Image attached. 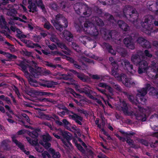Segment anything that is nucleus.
Masks as SVG:
<instances>
[{
	"label": "nucleus",
	"instance_id": "obj_45",
	"mask_svg": "<svg viewBox=\"0 0 158 158\" xmlns=\"http://www.w3.org/2000/svg\"><path fill=\"white\" fill-rule=\"evenodd\" d=\"M109 51L113 55H114L116 54L115 52L111 48V47H110V49Z\"/></svg>",
	"mask_w": 158,
	"mask_h": 158
},
{
	"label": "nucleus",
	"instance_id": "obj_37",
	"mask_svg": "<svg viewBox=\"0 0 158 158\" xmlns=\"http://www.w3.org/2000/svg\"><path fill=\"white\" fill-rule=\"evenodd\" d=\"M37 5L38 6H40L41 8L44 10V6L43 5L41 0H36Z\"/></svg>",
	"mask_w": 158,
	"mask_h": 158
},
{
	"label": "nucleus",
	"instance_id": "obj_54",
	"mask_svg": "<svg viewBox=\"0 0 158 158\" xmlns=\"http://www.w3.org/2000/svg\"><path fill=\"white\" fill-rule=\"evenodd\" d=\"M73 95H74V97H76L77 98H80V95H79V94H76L75 92H73Z\"/></svg>",
	"mask_w": 158,
	"mask_h": 158
},
{
	"label": "nucleus",
	"instance_id": "obj_42",
	"mask_svg": "<svg viewBox=\"0 0 158 158\" xmlns=\"http://www.w3.org/2000/svg\"><path fill=\"white\" fill-rule=\"evenodd\" d=\"M121 132L123 134H124L125 136H126V138L130 137V136L131 135H133V134H132L131 133H129V134H128V133H125L124 132H123V131H121Z\"/></svg>",
	"mask_w": 158,
	"mask_h": 158
},
{
	"label": "nucleus",
	"instance_id": "obj_32",
	"mask_svg": "<svg viewBox=\"0 0 158 158\" xmlns=\"http://www.w3.org/2000/svg\"><path fill=\"white\" fill-rule=\"evenodd\" d=\"M17 13V12L15 9H9L7 12L8 15L13 16H14V15H15Z\"/></svg>",
	"mask_w": 158,
	"mask_h": 158
},
{
	"label": "nucleus",
	"instance_id": "obj_49",
	"mask_svg": "<svg viewBox=\"0 0 158 158\" xmlns=\"http://www.w3.org/2000/svg\"><path fill=\"white\" fill-rule=\"evenodd\" d=\"M49 48L52 50H53L55 48H56V46L54 44H52V45H50L48 46Z\"/></svg>",
	"mask_w": 158,
	"mask_h": 158
},
{
	"label": "nucleus",
	"instance_id": "obj_33",
	"mask_svg": "<svg viewBox=\"0 0 158 158\" xmlns=\"http://www.w3.org/2000/svg\"><path fill=\"white\" fill-rule=\"evenodd\" d=\"M82 6V5L81 4L79 3H77L75 5L74 7V9L76 11L78 14H79L81 13L80 11H78V9L80 10V8H79V7H81Z\"/></svg>",
	"mask_w": 158,
	"mask_h": 158
},
{
	"label": "nucleus",
	"instance_id": "obj_14",
	"mask_svg": "<svg viewBox=\"0 0 158 158\" xmlns=\"http://www.w3.org/2000/svg\"><path fill=\"white\" fill-rule=\"evenodd\" d=\"M125 44L126 46L131 49H133L134 47L132 43V41L131 40V38H125L124 40Z\"/></svg>",
	"mask_w": 158,
	"mask_h": 158
},
{
	"label": "nucleus",
	"instance_id": "obj_9",
	"mask_svg": "<svg viewBox=\"0 0 158 158\" xmlns=\"http://www.w3.org/2000/svg\"><path fill=\"white\" fill-rule=\"evenodd\" d=\"M140 113L139 114L136 115L137 119L139 120H141L143 121H144L146 120V117L145 114H147L149 112V110H146L143 109L142 107H139Z\"/></svg>",
	"mask_w": 158,
	"mask_h": 158
},
{
	"label": "nucleus",
	"instance_id": "obj_24",
	"mask_svg": "<svg viewBox=\"0 0 158 158\" xmlns=\"http://www.w3.org/2000/svg\"><path fill=\"white\" fill-rule=\"evenodd\" d=\"M152 19H153L152 16H149L148 17V19H145L144 23L145 24L144 25L145 28L147 29V30L149 31H150V30L151 29V28H149V26L147 25L148 23H150V20Z\"/></svg>",
	"mask_w": 158,
	"mask_h": 158
},
{
	"label": "nucleus",
	"instance_id": "obj_2",
	"mask_svg": "<svg viewBox=\"0 0 158 158\" xmlns=\"http://www.w3.org/2000/svg\"><path fill=\"white\" fill-rule=\"evenodd\" d=\"M109 60L111 62L112 64L114 66V69L112 70V74L119 81H122L123 83L127 86H130L131 85H132L133 82L130 81V79H127V77L125 75H119L117 73V69L118 67V65L114 61L113 58L110 57L109 58Z\"/></svg>",
	"mask_w": 158,
	"mask_h": 158
},
{
	"label": "nucleus",
	"instance_id": "obj_58",
	"mask_svg": "<svg viewBox=\"0 0 158 158\" xmlns=\"http://www.w3.org/2000/svg\"><path fill=\"white\" fill-rule=\"evenodd\" d=\"M10 29L12 31L15 32L16 31V29H17L14 27L12 26L10 27Z\"/></svg>",
	"mask_w": 158,
	"mask_h": 158
},
{
	"label": "nucleus",
	"instance_id": "obj_1",
	"mask_svg": "<svg viewBox=\"0 0 158 158\" xmlns=\"http://www.w3.org/2000/svg\"><path fill=\"white\" fill-rule=\"evenodd\" d=\"M138 55H134L132 56L131 59L132 61L134 63H139V67L138 70V73L139 74H141L143 73L146 72V73H148L151 72L150 73L149 76H152L150 74L152 71H153V69H154L155 68L154 66H155L156 65L155 62H153L152 63V67L149 66L148 67V63L144 60H142L139 62L140 58L138 57Z\"/></svg>",
	"mask_w": 158,
	"mask_h": 158
},
{
	"label": "nucleus",
	"instance_id": "obj_11",
	"mask_svg": "<svg viewBox=\"0 0 158 158\" xmlns=\"http://www.w3.org/2000/svg\"><path fill=\"white\" fill-rule=\"evenodd\" d=\"M17 136L15 135H12L11 138L12 141L21 150H22L27 155H28L29 152L28 151L25 150L23 145L22 143L18 141L16 139Z\"/></svg>",
	"mask_w": 158,
	"mask_h": 158
},
{
	"label": "nucleus",
	"instance_id": "obj_55",
	"mask_svg": "<svg viewBox=\"0 0 158 158\" xmlns=\"http://www.w3.org/2000/svg\"><path fill=\"white\" fill-rule=\"evenodd\" d=\"M108 3H106V5H111L113 4V0H106Z\"/></svg>",
	"mask_w": 158,
	"mask_h": 158
},
{
	"label": "nucleus",
	"instance_id": "obj_50",
	"mask_svg": "<svg viewBox=\"0 0 158 158\" xmlns=\"http://www.w3.org/2000/svg\"><path fill=\"white\" fill-rule=\"evenodd\" d=\"M73 48L77 51H78L77 49L79 48V47L75 44H73L72 45Z\"/></svg>",
	"mask_w": 158,
	"mask_h": 158
},
{
	"label": "nucleus",
	"instance_id": "obj_36",
	"mask_svg": "<svg viewBox=\"0 0 158 158\" xmlns=\"http://www.w3.org/2000/svg\"><path fill=\"white\" fill-rule=\"evenodd\" d=\"M63 124L64 125V126L67 128V129L70 130V127L68 126V125H70L69 123L65 119H64L63 120Z\"/></svg>",
	"mask_w": 158,
	"mask_h": 158
},
{
	"label": "nucleus",
	"instance_id": "obj_44",
	"mask_svg": "<svg viewBox=\"0 0 158 158\" xmlns=\"http://www.w3.org/2000/svg\"><path fill=\"white\" fill-rule=\"evenodd\" d=\"M44 27L45 28L47 29H49L51 25L49 23H47L44 24Z\"/></svg>",
	"mask_w": 158,
	"mask_h": 158
},
{
	"label": "nucleus",
	"instance_id": "obj_25",
	"mask_svg": "<svg viewBox=\"0 0 158 158\" xmlns=\"http://www.w3.org/2000/svg\"><path fill=\"white\" fill-rule=\"evenodd\" d=\"M49 152L52 156L54 158H59L60 157V154L58 152H55L54 150L52 148H50Z\"/></svg>",
	"mask_w": 158,
	"mask_h": 158
},
{
	"label": "nucleus",
	"instance_id": "obj_22",
	"mask_svg": "<svg viewBox=\"0 0 158 158\" xmlns=\"http://www.w3.org/2000/svg\"><path fill=\"white\" fill-rule=\"evenodd\" d=\"M118 24L119 27L125 31H126L129 29V27L127 24L122 21H118Z\"/></svg>",
	"mask_w": 158,
	"mask_h": 158
},
{
	"label": "nucleus",
	"instance_id": "obj_48",
	"mask_svg": "<svg viewBox=\"0 0 158 158\" xmlns=\"http://www.w3.org/2000/svg\"><path fill=\"white\" fill-rule=\"evenodd\" d=\"M54 10L57 9V6L56 5L55 3H53L50 6Z\"/></svg>",
	"mask_w": 158,
	"mask_h": 158
},
{
	"label": "nucleus",
	"instance_id": "obj_8",
	"mask_svg": "<svg viewBox=\"0 0 158 158\" xmlns=\"http://www.w3.org/2000/svg\"><path fill=\"white\" fill-rule=\"evenodd\" d=\"M150 119L151 121H156V123L152 122L150 123L152 128L154 130L158 131V109L156 110V113L151 116Z\"/></svg>",
	"mask_w": 158,
	"mask_h": 158
},
{
	"label": "nucleus",
	"instance_id": "obj_27",
	"mask_svg": "<svg viewBox=\"0 0 158 158\" xmlns=\"http://www.w3.org/2000/svg\"><path fill=\"white\" fill-rule=\"evenodd\" d=\"M17 20H19L25 23L26 22L25 21H24L20 18L16 17H14L13 19L10 21L9 23L12 25H14L15 24H18L16 21ZM18 25H19V24H18Z\"/></svg>",
	"mask_w": 158,
	"mask_h": 158
},
{
	"label": "nucleus",
	"instance_id": "obj_17",
	"mask_svg": "<svg viewBox=\"0 0 158 158\" xmlns=\"http://www.w3.org/2000/svg\"><path fill=\"white\" fill-rule=\"evenodd\" d=\"M0 27L2 28L9 31V29L6 26V23L2 16H0Z\"/></svg>",
	"mask_w": 158,
	"mask_h": 158
},
{
	"label": "nucleus",
	"instance_id": "obj_13",
	"mask_svg": "<svg viewBox=\"0 0 158 158\" xmlns=\"http://www.w3.org/2000/svg\"><path fill=\"white\" fill-rule=\"evenodd\" d=\"M70 137V135H65L64 136V139H61L64 144L68 147H69L71 146V144L69 142Z\"/></svg>",
	"mask_w": 158,
	"mask_h": 158
},
{
	"label": "nucleus",
	"instance_id": "obj_15",
	"mask_svg": "<svg viewBox=\"0 0 158 158\" xmlns=\"http://www.w3.org/2000/svg\"><path fill=\"white\" fill-rule=\"evenodd\" d=\"M62 36L69 41H71L72 40L73 36L71 33L67 31H64L63 33Z\"/></svg>",
	"mask_w": 158,
	"mask_h": 158
},
{
	"label": "nucleus",
	"instance_id": "obj_16",
	"mask_svg": "<svg viewBox=\"0 0 158 158\" xmlns=\"http://www.w3.org/2000/svg\"><path fill=\"white\" fill-rule=\"evenodd\" d=\"M150 95L153 96L154 98H158V90L154 87H150L149 89Z\"/></svg>",
	"mask_w": 158,
	"mask_h": 158
},
{
	"label": "nucleus",
	"instance_id": "obj_3",
	"mask_svg": "<svg viewBox=\"0 0 158 158\" xmlns=\"http://www.w3.org/2000/svg\"><path fill=\"white\" fill-rule=\"evenodd\" d=\"M22 70L24 73L26 77L28 78L29 82L31 85L32 86H35V83H36V81L33 80L31 77L33 76L35 77H36V73L35 70L28 65H22L21 66Z\"/></svg>",
	"mask_w": 158,
	"mask_h": 158
},
{
	"label": "nucleus",
	"instance_id": "obj_40",
	"mask_svg": "<svg viewBox=\"0 0 158 158\" xmlns=\"http://www.w3.org/2000/svg\"><path fill=\"white\" fill-rule=\"evenodd\" d=\"M89 97L93 99H94L95 100V102H97L98 103L100 104V105H101L102 106H103V105L102 104V102L100 100H99L97 99H94V98L93 96H90Z\"/></svg>",
	"mask_w": 158,
	"mask_h": 158
},
{
	"label": "nucleus",
	"instance_id": "obj_19",
	"mask_svg": "<svg viewBox=\"0 0 158 158\" xmlns=\"http://www.w3.org/2000/svg\"><path fill=\"white\" fill-rule=\"evenodd\" d=\"M123 62L125 67L132 74L135 73V71L132 69V66L130 64L129 62L127 60H124Z\"/></svg>",
	"mask_w": 158,
	"mask_h": 158
},
{
	"label": "nucleus",
	"instance_id": "obj_64",
	"mask_svg": "<svg viewBox=\"0 0 158 158\" xmlns=\"http://www.w3.org/2000/svg\"><path fill=\"white\" fill-rule=\"evenodd\" d=\"M43 53L45 55H47L49 53L47 51L44 50H42Z\"/></svg>",
	"mask_w": 158,
	"mask_h": 158
},
{
	"label": "nucleus",
	"instance_id": "obj_26",
	"mask_svg": "<svg viewBox=\"0 0 158 158\" xmlns=\"http://www.w3.org/2000/svg\"><path fill=\"white\" fill-rule=\"evenodd\" d=\"M22 116L23 121L19 120L20 124L22 125H24L26 127H27V126L24 124V121H26L27 123H29V119L28 117L25 114H23Z\"/></svg>",
	"mask_w": 158,
	"mask_h": 158
},
{
	"label": "nucleus",
	"instance_id": "obj_29",
	"mask_svg": "<svg viewBox=\"0 0 158 158\" xmlns=\"http://www.w3.org/2000/svg\"><path fill=\"white\" fill-rule=\"evenodd\" d=\"M55 83L52 81H46L44 84H41V85L48 87H52L54 86Z\"/></svg>",
	"mask_w": 158,
	"mask_h": 158
},
{
	"label": "nucleus",
	"instance_id": "obj_18",
	"mask_svg": "<svg viewBox=\"0 0 158 158\" xmlns=\"http://www.w3.org/2000/svg\"><path fill=\"white\" fill-rule=\"evenodd\" d=\"M137 41L139 44L142 45H144L143 47L146 48H149L150 46L149 43L145 39L142 37L139 38L137 40Z\"/></svg>",
	"mask_w": 158,
	"mask_h": 158
},
{
	"label": "nucleus",
	"instance_id": "obj_63",
	"mask_svg": "<svg viewBox=\"0 0 158 158\" xmlns=\"http://www.w3.org/2000/svg\"><path fill=\"white\" fill-rule=\"evenodd\" d=\"M0 110L3 113H4L5 112V110L3 107H0Z\"/></svg>",
	"mask_w": 158,
	"mask_h": 158
},
{
	"label": "nucleus",
	"instance_id": "obj_6",
	"mask_svg": "<svg viewBox=\"0 0 158 158\" xmlns=\"http://www.w3.org/2000/svg\"><path fill=\"white\" fill-rule=\"evenodd\" d=\"M150 87V85L149 84H148L145 89L143 88L139 91V93L136 95V98L137 99L135 100V101H132L131 99L133 98V97L131 96L129 98L133 102H134L135 104H137L138 103H139V101L138 100V98H139L140 100L141 101H143V102H145L146 100V99H145L143 96L145 95L147 93V90Z\"/></svg>",
	"mask_w": 158,
	"mask_h": 158
},
{
	"label": "nucleus",
	"instance_id": "obj_53",
	"mask_svg": "<svg viewBox=\"0 0 158 158\" xmlns=\"http://www.w3.org/2000/svg\"><path fill=\"white\" fill-rule=\"evenodd\" d=\"M20 7H22L23 8V10L25 12H27V9L26 7L23 5L20 4Z\"/></svg>",
	"mask_w": 158,
	"mask_h": 158
},
{
	"label": "nucleus",
	"instance_id": "obj_57",
	"mask_svg": "<svg viewBox=\"0 0 158 158\" xmlns=\"http://www.w3.org/2000/svg\"><path fill=\"white\" fill-rule=\"evenodd\" d=\"M25 132L24 130H22L19 131L18 133V135H21L24 133Z\"/></svg>",
	"mask_w": 158,
	"mask_h": 158
},
{
	"label": "nucleus",
	"instance_id": "obj_28",
	"mask_svg": "<svg viewBox=\"0 0 158 158\" xmlns=\"http://www.w3.org/2000/svg\"><path fill=\"white\" fill-rule=\"evenodd\" d=\"M131 8L129 7L128 6H127V7H125L123 9V12L124 13H127V14H129V15L130 16H131V17H132V16H133V14H135L137 15V14L135 13V11L133 10L132 11V14L131 16V15L130 14V11H131Z\"/></svg>",
	"mask_w": 158,
	"mask_h": 158
},
{
	"label": "nucleus",
	"instance_id": "obj_30",
	"mask_svg": "<svg viewBox=\"0 0 158 158\" xmlns=\"http://www.w3.org/2000/svg\"><path fill=\"white\" fill-rule=\"evenodd\" d=\"M98 85L100 87L105 88L106 89L108 90L111 94L112 93V89L105 83H100Z\"/></svg>",
	"mask_w": 158,
	"mask_h": 158
},
{
	"label": "nucleus",
	"instance_id": "obj_59",
	"mask_svg": "<svg viewBox=\"0 0 158 158\" xmlns=\"http://www.w3.org/2000/svg\"><path fill=\"white\" fill-rule=\"evenodd\" d=\"M40 39V37L38 36L37 37H36L35 38V41L38 42L39 40Z\"/></svg>",
	"mask_w": 158,
	"mask_h": 158
},
{
	"label": "nucleus",
	"instance_id": "obj_34",
	"mask_svg": "<svg viewBox=\"0 0 158 158\" xmlns=\"http://www.w3.org/2000/svg\"><path fill=\"white\" fill-rule=\"evenodd\" d=\"M71 72L72 73H73L74 74H76L77 76L79 78H80L81 80L84 81L85 79H84V76L83 75L79 74L78 73H77L76 71L73 70H71Z\"/></svg>",
	"mask_w": 158,
	"mask_h": 158
},
{
	"label": "nucleus",
	"instance_id": "obj_10",
	"mask_svg": "<svg viewBox=\"0 0 158 158\" xmlns=\"http://www.w3.org/2000/svg\"><path fill=\"white\" fill-rule=\"evenodd\" d=\"M51 139V138L49 135L46 133L45 135L43 136V140L44 141V143L40 142V143L43 145L46 148L48 149L51 146V144L47 142L48 141Z\"/></svg>",
	"mask_w": 158,
	"mask_h": 158
},
{
	"label": "nucleus",
	"instance_id": "obj_43",
	"mask_svg": "<svg viewBox=\"0 0 158 158\" xmlns=\"http://www.w3.org/2000/svg\"><path fill=\"white\" fill-rule=\"evenodd\" d=\"M11 2H14L15 0H10ZM8 0H2V4L3 5H6L8 2Z\"/></svg>",
	"mask_w": 158,
	"mask_h": 158
},
{
	"label": "nucleus",
	"instance_id": "obj_62",
	"mask_svg": "<svg viewBox=\"0 0 158 158\" xmlns=\"http://www.w3.org/2000/svg\"><path fill=\"white\" fill-rule=\"evenodd\" d=\"M127 142L130 145L132 144L133 141L132 140L127 139Z\"/></svg>",
	"mask_w": 158,
	"mask_h": 158
},
{
	"label": "nucleus",
	"instance_id": "obj_56",
	"mask_svg": "<svg viewBox=\"0 0 158 158\" xmlns=\"http://www.w3.org/2000/svg\"><path fill=\"white\" fill-rule=\"evenodd\" d=\"M19 36L20 38H26V36L24 34H21V33L19 35Z\"/></svg>",
	"mask_w": 158,
	"mask_h": 158
},
{
	"label": "nucleus",
	"instance_id": "obj_61",
	"mask_svg": "<svg viewBox=\"0 0 158 158\" xmlns=\"http://www.w3.org/2000/svg\"><path fill=\"white\" fill-rule=\"evenodd\" d=\"M92 78L94 79H98L99 78V77L97 75H93L92 76Z\"/></svg>",
	"mask_w": 158,
	"mask_h": 158
},
{
	"label": "nucleus",
	"instance_id": "obj_60",
	"mask_svg": "<svg viewBox=\"0 0 158 158\" xmlns=\"http://www.w3.org/2000/svg\"><path fill=\"white\" fill-rule=\"evenodd\" d=\"M31 64L33 67H34L36 68V64L33 61H32L31 63Z\"/></svg>",
	"mask_w": 158,
	"mask_h": 158
},
{
	"label": "nucleus",
	"instance_id": "obj_47",
	"mask_svg": "<svg viewBox=\"0 0 158 158\" xmlns=\"http://www.w3.org/2000/svg\"><path fill=\"white\" fill-rule=\"evenodd\" d=\"M144 52H145V53L146 56H147L148 57H151L152 56V55H151V54H150L149 53V52L148 50H145Z\"/></svg>",
	"mask_w": 158,
	"mask_h": 158
},
{
	"label": "nucleus",
	"instance_id": "obj_52",
	"mask_svg": "<svg viewBox=\"0 0 158 158\" xmlns=\"http://www.w3.org/2000/svg\"><path fill=\"white\" fill-rule=\"evenodd\" d=\"M39 94L41 95L45 96L48 95V94L46 92H41L39 93Z\"/></svg>",
	"mask_w": 158,
	"mask_h": 158
},
{
	"label": "nucleus",
	"instance_id": "obj_23",
	"mask_svg": "<svg viewBox=\"0 0 158 158\" xmlns=\"http://www.w3.org/2000/svg\"><path fill=\"white\" fill-rule=\"evenodd\" d=\"M23 41L24 43L27 44V46L30 48H33L34 47L36 46L41 48L40 46L38 44H33L31 42V41L29 40H23Z\"/></svg>",
	"mask_w": 158,
	"mask_h": 158
},
{
	"label": "nucleus",
	"instance_id": "obj_7",
	"mask_svg": "<svg viewBox=\"0 0 158 158\" xmlns=\"http://www.w3.org/2000/svg\"><path fill=\"white\" fill-rule=\"evenodd\" d=\"M84 29L85 31H87V28L88 30L90 31L89 33L94 36H96L98 34L97 30L95 29L94 25L92 23L86 21L84 23Z\"/></svg>",
	"mask_w": 158,
	"mask_h": 158
},
{
	"label": "nucleus",
	"instance_id": "obj_41",
	"mask_svg": "<svg viewBox=\"0 0 158 158\" xmlns=\"http://www.w3.org/2000/svg\"><path fill=\"white\" fill-rule=\"evenodd\" d=\"M75 145L77 148L81 152H83V148L82 146L77 143H75Z\"/></svg>",
	"mask_w": 158,
	"mask_h": 158
},
{
	"label": "nucleus",
	"instance_id": "obj_39",
	"mask_svg": "<svg viewBox=\"0 0 158 158\" xmlns=\"http://www.w3.org/2000/svg\"><path fill=\"white\" fill-rule=\"evenodd\" d=\"M42 156L44 158H46L47 157L49 158L50 157V155L48 154V152L46 151H45L43 153Z\"/></svg>",
	"mask_w": 158,
	"mask_h": 158
},
{
	"label": "nucleus",
	"instance_id": "obj_35",
	"mask_svg": "<svg viewBox=\"0 0 158 158\" xmlns=\"http://www.w3.org/2000/svg\"><path fill=\"white\" fill-rule=\"evenodd\" d=\"M0 54H2L3 55H6V56L9 57H13L15 58L16 57L15 56H12L9 53H6L0 49Z\"/></svg>",
	"mask_w": 158,
	"mask_h": 158
},
{
	"label": "nucleus",
	"instance_id": "obj_38",
	"mask_svg": "<svg viewBox=\"0 0 158 158\" xmlns=\"http://www.w3.org/2000/svg\"><path fill=\"white\" fill-rule=\"evenodd\" d=\"M96 20L97 21V24L99 26H102L103 25L102 21L98 18H96Z\"/></svg>",
	"mask_w": 158,
	"mask_h": 158
},
{
	"label": "nucleus",
	"instance_id": "obj_4",
	"mask_svg": "<svg viewBox=\"0 0 158 158\" xmlns=\"http://www.w3.org/2000/svg\"><path fill=\"white\" fill-rule=\"evenodd\" d=\"M54 26L56 29L60 31L63 30V27L68 26L66 19L61 15H58L56 16V20L52 21Z\"/></svg>",
	"mask_w": 158,
	"mask_h": 158
},
{
	"label": "nucleus",
	"instance_id": "obj_46",
	"mask_svg": "<svg viewBox=\"0 0 158 158\" xmlns=\"http://www.w3.org/2000/svg\"><path fill=\"white\" fill-rule=\"evenodd\" d=\"M5 43L7 44L8 46H10V47L9 48L12 51H14V50L13 49H12V48H13V46H12V45H11L10 43H8V42H5Z\"/></svg>",
	"mask_w": 158,
	"mask_h": 158
},
{
	"label": "nucleus",
	"instance_id": "obj_12",
	"mask_svg": "<svg viewBox=\"0 0 158 158\" xmlns=\"http://www.w3.org/2000/svg\"><path fill=\"white\" fill-rule=\"evenodd\" d=\"M71 114L69 115V117L71 119L74 120L75 121L80 125H81V122L82 120V118L76 114H74L73 112H71Z\"/></svg>",
	"mask_w": 158,
	"mask_h": 158
},
{
	"label": "nucleus",
	"instance_id": "obj_5",
	"mask_svg": "<svg viewBox=\"0 0 158 158\" xmlns=\"http://www.w3.org/2000/svg\"><path fill=\"white\" fill-rule=\"evenodd\" d=\"M29 135L32 138L26 137L28 142L31 145L35 146L36 150L39 152H42L43 151V148L40 147L38 143V139L36 137L38 136V134L37 132L35 131H33L31 133L30 132Z\"/></svg>",
	"mask_w": 158,
	"mask_h": 158
},
{
	"label": "nucleus",
	"instance_id": "obj_51",
	"mask_svg": "<svg viewBox=\"0 0 158 158\" xmlns=\"http://www.w3.org/2000/svg\"><path fill=\"white\" fill-rule=\"evenodd\" d=\"M100 2L103 5H106V3H108L106 0H99Z\"/></svg>",
	"mask_w": 158,
	"mask_h": 158
},
{
	"label": "nucleus",
	"instance_id": "obj_31",
	"mask_svg": "<svg viewBox=\"0 0 158 158\" xmlns=\"http://www.w3.org/2000/svg\"><path fill=\"white\" fill-rule=\"evenodd\" d=\"M123 107H122L121 109L123 111L125 114H128V109L127 106V104L124 101H123L122 102Z\"/></svg>",
	"mask_w": 158,
	"mask_h": 158
},
{
	"label": "nucleus",
	"instance_id": "obj_20",
	"mask_svg": "<svg viewBox=\"0 0 158 158\" xmlns=\"http://www.w3.org/2000/svg\"><path fill=\"white\" fill-rule=\"evenodd\" d=\"M28 2L29 4L28 6V8L29 10V11L33 12L36 11V6L35 4L32 3V0H28Z\"/></svg>",
	"mask_w": 158,
	"mask_h": 158
},
{
	"label": "nucleus",
	"instance_id": "obj_21",
	"mask_svg": "<svg viewBox=\"0 0 158 158\" xmlns=\"http://www.w3.org/2000/svg\"><path fill=\"white\" fill-rule=\"evenodd\" d=\"M154 67L155 68L154 69H153V71L150 74L152 76L148 75L150 77L153 79L157 78L158 77V66L156 64L155 66H154Z\"/></svg>",
	"mask_w": 158,
	"mask_h": 158
}]
</instances>
